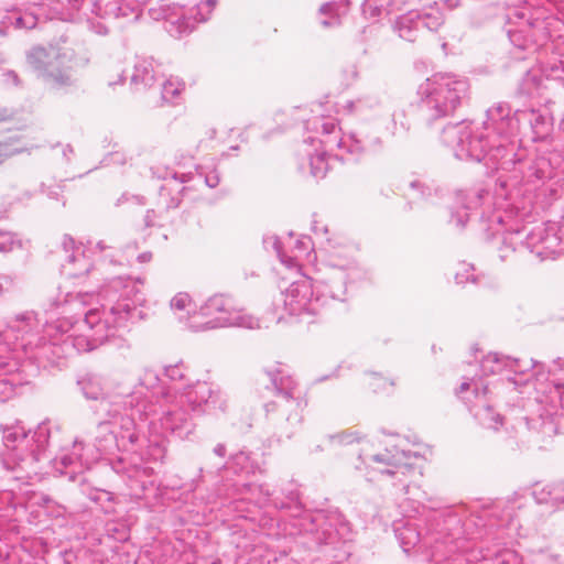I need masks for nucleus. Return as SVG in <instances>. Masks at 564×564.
I'll use <instances>...</instances> for the list:
<instances>
[{"label":"nucleus","mask_w":564,"mask_h":564,"mask_svg":"<svg viewBox=\"0 0 564 564\" xmlns=\"http://www.w3.org/2000/svg\"><path fill=\"white\" fill-rule=\"evenodd\" d=\"M536 188L522 182L516 187L509 180L496 182L494 193L478 187L456 194L455 209L451 212V223L464 228L470 217V210L479 209V218L486 224L490 236L501 235L503 247L499 257L505 260L507 251H516L519 245L525 246L541 260L555 259L562 251L563 237L555 223L534 227L522 238V225L532 209V193Z\"/></svg>","instance_id":"3"},{"label":"nucleus","mask_w":564,"mask_h":564,"mask_svg":"<svg viewBox=\"0 0 564 564\" xmlns=\"http://www.w3.org/2000/svg\"><path fill=\"white\" fill-rule=\"evenodd\" d=\"M199 314L205 318L197 324L196 330L214 329L219 327H242L256 329L260 327L257 317L236 308L231 299L224 295L209 297L200 307Z\"/></svg>","instance_id":"14"},{"label":"nucleus","mask_w":564,"mask_h":564,"mask_svg":"<svg viewBox=\"0 0 564 564\" xmlns=\"http://www.w3.org/2000/svg\"><path fill=\"white\" fill-rule=\"evenodd\" d=\"M421 28H426L430 31H436L444 23V15L438 6L426 7L419 11Z\"/></svg>","instance_id":"36"},{"label":"nucleus","mask_w":564,"mask_h":564,"mask_svg":"<svg viewBox=\"0 0 564 564\" xmlns=\"http://www.w3.org/2000/svg\"><path fill=\"white\" fill-rule=\"evenodd\" d=\"M553 484H549L545 486H536L533 489L532 496L536 503L539 505H549L554 510L558 509V505H555V501L553 500Z\"/></svg>","instance_id":"39"},{"label":"nucleus","mask_w":564,"mask_h":564,"mask_svg":"<svg viewBox=\"0 0 564 564\" xmlns=\"http://www.w3.org/2000/svg\"><path fill=\"white\" fill-rule=\"evenodd\" d=\"M410 186L413 191H419L423 187V185L417 181L411 182Z\"/></svg>","instance_id":"64"},{"label":"nucleus","mask_w":564,"mask_h":564,"mask_svg":"<svg viewBox=\"0 0 564 564\" xmlns=\"http://www.w3.org/2000/svg\"><path fill=\"white\" fill-rule=\"evenodd\" d=\"M411 457L412 456L404 451L392 453L389 449L379 454H369L364 451L359 455V459L367 470L366 477L369 480H375L378 474L397 477L398 479L393 482V486H401V490L404 495L409 492L406 477L409 474L414 473V468L410 463Z\"/></svg>","instance_id":"16"},{"label":"nucleus","mask_w":564,"mask_h":564,"mask_svg":"<svg viewBox=\"0 0 564 564\" xmlns=\"http://www.w3.org/2000/svg\"><path fill=\"white\" fill-rule=\"evenodd\" d=\"M358 433L356 431H345L340 432L336 435L330 436V441L337 442L338 444H352L354 442L358 441Z\"/></svg>","instance_id":"51"},{"label":"nucleus","mask_w":564,"mask_h":564,"mask_svg":"<svg viewBox=\"0 0 564 564\" xmlns=\"http://www.w3.org/2000/svg\"><path fill=\"white\" fill-rule=\"evenodd\" d=\"M213 452H214L215 455H217V456L223 458V457H225L227 449H226V446L224 444H217L214 447Z\"/></svg>","instance_id":"59"},{"label":"nucleus","mask_w":564,"mask_h":564,"mask_svg":"<svg viewBox=\"0 0 564 564\" xmlns=\"http://www.w3.org/2000/svg\"><path fill=\"white\" fill-rule=\"evenodd\" d=\"M26 64L52 89H66L76 82L79 61L70 46L51 43L36 45L26 52Z\"/></svg>","instance_id":"11"},{"label":"nucleus","mask_w":564,"mask_h":564,"mask_svg":"<svg viewBox=\"0 0 564 564\" xmlns=\"http://www.w3.org/2000/svg\"><path fill=\"white\" fill-rule=\"evenodd\" d=\"M338 7L336 2H327L319 8L321 15H329V18L321 20V24L324 28L335 26L340 23Z\"/></svg>","instance_id":"40"},{"label":"nucleus","mask_w":564,"mask_h":564,"mask_svg":"<svg viewBox=\"0 0 564 564\" xmlns=\"http://www.w3.org/2000/svg\"><path fill=\"white\" fill-rule=\"evenodd\" d=\"M84 395L90 400H100L101 405L107 410L108 402L106 401V390L102 379L98 376H87L78 381Z\"/></svg>","instance_id":"32"},{"label":"nucleus","mask_w":564,"mask_h":564,"mask_svg":"<svg viewBox=\"0 0 564 564\" xmlns=\"http://www.w3.org/2000/svg\"><path fill=\"white\" fill-rule=\"evenodd\" d=\"M469 83L452 73H437L417 88L419 111L427 121L445 118L455 112L468 98Z\"/></svg>","instance_id":"10"},{"label":"nucleus","mask_w":564,"mask_h":564,"mask_svg":"<svg viewBox=\"0 0 564 564\" xmlns=\"http://www.w3.org/2000/svg\"><path fill=\"white\" fill-rule=\"evenodd\" d=\"M124 70L118 73V80H112V79H109V85L112 86V85H116L118 83H122L124 80Z\"/></svg>","instance_id":"63"},{"label":"nucleus","mask_w":564,"mask_h":564,"mask_svg":"<svg viewBox=\"0 0 564 564\" xmlns=\"http://www.w3.org/2000/svg\"><path fill=\"white\" fill-rule=\"evenodd\" d=\"M380 104L381 102L375 96H367V97H365L362 99H358L354 104V108H355L356 111H362V110H365L367 108L375 109V108L379 107Z\"/></svg>","instance_id":"52"},{"label":"nucleus","mask_w":564,"mask_h":564,"mask_svg":"<svg viewBox=\"0 0 564 564\" xmlns=\"http://www.w3.org/2000/svg\"><path fill=\"white\" fill-rule=\"evenodd\" d=\"M224 469L237 475H249L254 474L259 467L253 463L249 453L239 452L230 457L224 465Z\"/></svg>","instance_id":"34"},{"label":"nucleus","mask_w":564,"mask_h":564,"mask_svg":"<svg viewBox=\"0 0 564 564\" xmlns=\"http://www.w3.org/2000/svg\"><path fill=\"white\" fill-rule=\"evenodd\" d=\"M553 500L558 505V509L564 506V481L553 484Z\"/></svg>","instance_id":"55"},{"label":"nucleus","mask_w":564,"mask_h":564,"mask_svg":"<svg viewBox=\"0 0 564 564\" xmlns=\"http://www.w3.org/2000/svg\"><path fill=\"white\" fill-rule=\"evenodd\" d=\"M392 386V381H389L378 373H371L369 376V387L373 390V392L389 391Z\"/></svg>","instance_id":"48"},{"label":"nucleus","mask_w":564,"mask_h":564,"mask_svg":"<svg viewBox=\"0 0 564 564\" xmlns=\"http://www.w3.org/2000/svg\"><path fill=\"white\" fill-rule=\"evenodd\" d=\"M492 564H523L522 560L513 550L505 549L497 553Z\"/></svg>","instance_id":"43"},{"label":"nucleus","mask_w":564,"mask_h":564,"mask_svg":"<svg viewBox=\"0 0 564 564\" xmlns=\"http://www.w3.org/2000/svg\"><path fill=\"white\" fill-rule=\"evenodd\" d=\"M191 304V297L187 293L180 292L171 300V308L173 311H185Z\"/></svg>","instance_id":"49"},{"label":"nucleus","mask_w":564,"mask_h":564,"mask_svg":"<svg viewBox=\"0 0 564 564\" xmlns=\"http://www.w3.org/2000/svg\"><path fill=\"white\" fill-rule=\"evenodd\" d=\"M539 391L543 392V395L539 400L546 402L549 408H545L544 412H540L536 417H519L513 427L520 435H524L531 430H536L538 433L542 434L544 437H551L557 434L556 416L558 415V410L564 409V384H553L552 388H550L551 394H545V389L542 388Z\"/></svg>","instance_id":"18"},{"label":"nucleus","mask_w":564,"mask_h":564,"mask_svg":"<svg viewBox=\"0 0 564 564\" xmlns=\"http://www.w3.org/2000/svg\"><path fill=\"white\" fill-rule=\"evenodd\" d=\"M192 177H193V175L191 173L181 174V175H178L177 173H173L171 178L167 180L166 184L161 186L160 196L163 198L165 195L170 194V192L174 189L172 187L173 183L183 184V183L189 182L192 180Z\"/></svg>","instance_id":"47"},{"label":"nucleus","mask_w":564,"mask_h":564,"mask_svg":"<svg viewBox=\"0 0 564 564\" xmlns=\"http://www.w3.org/2000/svg\"><path fill=\"white\" fill-rule=\"evenodd\" d=\"M281 509L290 510V535L307 536L313 543L335 544L345 539L347 525L338 516L324 512L311 513L303 510L296 494H291L290 503H281Z\"/></svg>","instance_id":"12"},{"label":"nucleus","mask_w":564,"mask_h":564,"mask_svg":"<svg viewBox=\"0 0 564 564\" xmlns=\"http://www.w3.org/2000/svg\"><path fill=\"white\" fill-rule=\"evenodd\" d=\"M21 153V149L14 147L11 143H0V164L3 163L8 158Z\"/></svg>","instance_id":"54"},{"label":"nucleus","mask_w":564,"mask_h":564,"mask_svg":"<svg viewBox=\"0 0 564 564\" xmlns=\"http://www.w3.org/2000/svg\"><path fill=\"white\" fill-rule=\"evenodd\" d=\"M264 243L265 245H269V243H272V247L273 249L275 250L278 257L280 258L281 262L283 264H285L288 268H294L297 265L296 261L294 258L292 257H285L283 253H282V249H281V242L279 240L278 237L273 236V237H268L264 239Z\"/></svg>","instance_id":"45"},{"label":"nucleus","mask_w":564,"mask_h":564,"mask_svg":"<svg viewBox=\"0 0 564 564\" xmlns=\"http://www.w3.org/2000/svg\"><path fill=\"white\" fill-rule=\"evenodd\" d=\"M180 203H181L180 197H171L170 200L165 202V205L167 208H176V207H178Z\"/></svg>","instance_id":"61"},{"label":"nucleus","mask_w":564,"mask_h":564,"mask_svg":"<svg viewBox=\"0 0 564 564\" xmlns=\"http://www.w3.org/2000/svg\"><path fill=\"white\" fill-rule=\"evenodd\" d=\"M530 367L532 368V386L535 391V401L540 405L539 413L544 412L545 408H549L546 402H542L539 399L543 395V392L539 391L541 388L545 389V394L550 393V388L553 384H564V358L557 357L551 365L545 369V366L533 359H530Z\"/></svg>","instance_id":"23"},{"label":"nucleus","mask_w":564,"mask_h":564,"mask_svg":"<svg viewBox=\"0 0 564 564\" xmlns=\"http://www.w3.org/2000/svg\"><path fill=\"white\" fill-rule=\"evenodd\" d=\"M522 507V497L517 494L507 501L496 502L489 509V516L497 518V522L491 525L506 527L509 531L517 529L516 510H520Z\"/></svg>","instance_id":"26"},{"label":"nucleus","mask_w":564,"mask_h":564,"mask_svg":"<svg viewBox=\"0 0 564 564\" xmlns=\"http://www.w3.org/2000/svg\"><path fill=\"white\" fill-rule=\"evenodd\" d=\"M520 120L530 123L533 141L544 140L553 127L547 111L529 109L511 115L508 104L498 102L487 110L481 126L467 122L448 126L443 130L442 140L458 160L484 162L488 169L503 172L496 182L509 180L514 187L525 182L539 188L552 176V166L543 156L524 159L517 139Z\"/></svg>","instance_id":"2"},{"label":"nucleus","mask_w":564,"mask_h":564,"mask_svg":"<svg viewBox=\"0 0 564 564\" xmlns=\"http://www.w3.org/2000/svg\"><path fill=\"white\" fill-rule=\"evenodd\" d=\"M488 386L482 382L471 380L460 384L457 393L469 404V410L481 425L488 429L497 430L502 424V416L496 413L488 403Z\"/></svg>","instance_id":"19"},{"label":"nucleus","mask_w":564,"mask_h":564,"mask_svg":"<svg viewBox=\"0 0 564 564\" xmlns=\"http://www.w3.org/2000/svg\"><path fill=\"white\" fill-rule=\"evenodd\" d=\"M359 76V68L356 63H347L340 70L341 83L345 86H350L357 80Z\"/></svg>","instance_id":"44"},{"label":"nucleus","mask_w":564,"mask_h":564,"mask_svg":"<svg viewBox=\"0 0 564 564\" xmlns=\"http://www.w3.org/2000/svg\"><path fill=\"white\" fill-rule=\"evenodd\" d=\"M156 72L152 58H137L131 75V84L137 88L151 87L155 80Z\"/></svg>","instance_id":"29"},{"label":"nucleus","mask_w":564,"mask_h":564,"mask_svg":"<svg viewBox=\"0 0 564 564\" xmlns=\"http://www.w3.org/2000/svg\"><path fill=\"white\" fill-rule=\"evenodd\" d=\"M4 343L0 341V352L3 350ZM28 380L21 376L20 365L17 358L0 355V401L4 402L11 399L15 388L26 383Z\"/></svg>","instance_id":"25"},{"label":"nucleus","mask_w":564,"mask_h":564,"mask_svg":"<svg viewBox=\"0 0 564 564\" xmlns=\"http://www.w3.org/2000/svg\"><path fill=\"white\" fill-rule=\"evenodd\" d=\"M226 406L224 393L206 381H197L184 389L175 387L164 394L162 414L159 421L149 422L145 435H150L151 425L155 424V431L162 435L166 448L167 434L180 440L188 438L195 431L196 415L210 410L225 411Z\"/></svg>","instance_id":"6"},{"label":"nucleus","mask_w":564,"mask_h":564,"mask_svg":"<svg viewBox=\"0 0 564 564\" xmlns=\"http://www.w3.org/2000/svg\"><path fill=\"white\" fill-rule=\"evenodd\" d=\"M21 247L22 242L15 234L0 228V252H12Z\"/></svg>","instance_id":"41"},{"label":"nucleus","mask_w":564,"mask_h":564,"mask_svg":"<svg viewBox=\"0 0 564 564\" xmlns=\"http://www.w3.org/2000/svg\"><path fill=\"white\" fill-rule=\"evenodd\" d=\"M19 282L14 274L0 273V297L18 289Z\"/></svg>","instance_id":"42"},{"label":"nucleus","mask_w":564,"mask_h":564,"mask_svg":"<svg viewBox=\"0 0 564 564\" xmlns=\"http://www.w3.org/2000/svg\"><path fill=\"white\" fill-rule=\"evenodd\" d=\"M481 372L485 376L502 373L503 371L512 372V378H507L508 383L514 387H527L532 383V368L530 360L512 359L497 352H490L485 356L480 364Z\"/></svg>","instance_id":"20"},{"label":"nucleus","mask_w":564,"mask_h":564,"mask_svg":"<svg viewBox=\"0 0 564 564\" xmlns=\"http://www.w3.org/2000/svg\"><path fill=\"white\" fill-rule=\"evenodd\" d=\"M183 364L169 366L165 368V376L172 381L182 380L185 376Z\"/></svg>","instance_id":"53"},{"label":"nucleus","mask_w":564,"mask_h":564,"mask_svg":"<svg viewBox=\"0 0 564 564\" xmlns=\"http://www.w3.org/2000/svg\"><path fill=\"white\" fill-rule=\"evenodd\" d=\"M267 375L275 391V399L265 404L267 413L278 412L285 420L290 429H284L286 437H291L293 429L302 422V411L305 402L301 397L294 379L282 369L267 371Z\"/></svg>","instance_id":"13"},{"label":"nucleus","mask_w":564,"mask_h":564,"mask_svg":"<svg viewBox=\"0 0 564 564\" xmlns=\"http://www.w3.org/2000/svg\"><path fill=\"white\" fill-rule=\"evenodd\" d=\"M61 248L64 253L61 272L64 276L67 279H80L90 272L94 264L87 252H93L91 247L84 246L83 243L76 245L70 236L64 235Z\"/></svg>","instance_id":"22"},{"label":"nucleus","mask_w":564,"mask_h":564,"mask_svg":"<svg viewBox=\"0 0 564 564\" xmlns=\"http://www.w3.org/2000/svg\"><path fill=\"white\" fill-rule=\"evenodd\" d=\"M42 15L47 19V8L45 3H41L35 10H11V22L17 30H31L35 28Z\"/></svg>","instance_id":"30"},{"label":"nucleus","mask_w":564,"mask_h":564,"mask_svg":"<svg viewBox=\"0 0 564 564\" xmlns=\"http://www.w3.org/2000/svg\"><path fill=\"white\" fill-rule=\"evenodd\" d=\"M142 284L140 278L111 279L100 290L102 313L98 308L85 312L94 300L93 293H59L50 303L41 336V322L34 312L15 315L0 336L12 358L19 361L21 376L33 364L44 369L62 367L63 360L74 350H93L128 322L144 319L139 308L145 302L140 288Z\"/></svg>","instance_id":"1"},{"label":"nucleus","mask_w":564,"mask_h":564,"mask_svg":"<svg viewBox=\"0 0 564 564\" xmlns=\"http://www.w3.org/2000/svg\"><path fill=\"white\" fill-rule=\"evenodd\" d=\"M236 492L239 495H249L250 497H254L256 503L261 506L269 501L271 496L270 490L263 485H250V484H241L235 485Z\"/></svg>","instance_id":"37"},{"label":"nucleus","mask_w":564,"mask_h":564,"mask_svg":"<svg viewBox=\"0 0 564 564\" xmlns=\"http://www.w3.org/2000/svg\"><path fill=\"white\" fill-rule=\"evenodd\" d=\"M394 29L403 40L409 42L416 41L421 30L419 11L409 10L406 13L400 15L395 21Z\"/></svg>","instance_id":"28"},{"label":"nucleus","mask_w":564,"mask_h":564,"mask_svg":"<svg viewBox=\"0 0 564 564\" xmlns=\"http://www.w3.org/2000/svg\"><path fill=\"white\" fill-rule=\"evenodd\" d=\"M346 294L345 274L335 271L327 281L315 285L307 279L297 280L282 291L274 306L282 307L291 316L316 315L327 304L328 300L344 301Z\"/></svg>","instance_id":"9"},{"label":"nucleus","mask_w":564,"mask_h":564,"mask_svg":"<svg viewBox=\"0 0 564 564\" xmlns=\"http://www.w3.org/2000/svg\"><path fill=\"white\" fill-rule=\"evenodd\" d=\"M135 394L129 398V409L123 414L107 410L110 420L101 421L96 427L95 447L101 454L113 448L132 451L142 463H132L126 457H118L111 462V468L118 475L127 478L128 485L138 495L153 485V468L143 460L162 462L165 458L164 440L151 425L150 435L143 432L144 422H137L133 415Z\"/></svg>","instance_id":"4"},{"label":"nucleus","mask_w":564,"mask_h":564,"mask_svg":"<svg viewBox=\"0 0 564 564\" xmlns=\"http://www.w3.org/2000/svg\"><path fill=\"white\" fill-rule=\"evenodd\" d=\"M147 0H50L46 4L47 19L62 21L86 20L88 26L97 34L105 35L109 26L104 22H94L100 19H124L131 21L139 19L141 7Z\"/></svg>","instance_id":"7"},{"label":"nucleus","mask_w":564,"mask_h":564,"mask_svg":"<svg viewBox=\"0 0 564 564\" xmlns=\"http://www.w3.org/2000/svg\"><path fill=\"white\" fill-rule=\"evenodd\" d=\"M470 271H474V267L471 264L463 263L460 265V270L456 272L455 280L458 284H464L468 281L476 282V278L473 274H469Z\"/></svg>","instance_id":"50"},{"label":"nucleus","mask_w":564,"mask_h":564,"mask_svg":"<svg viewBox=\"0 0 564 564\" xmlns=\"http://www.w3.org/2000/svg\"><path fill=\"white\" fill-rule=\"evenodd\" d=\"M463 508L446 507L434 511L426 522V535L435 543H443L446 553H454L463 547L462 542L469 533L463 522Z\"/></svg>","instance_id":"15"},{"label":"nucleus","mask_w":564,"mask_h":564,"mask_svg":"<svg viewBox=\"0 0 564 564\" xmlns=\"http://www.w3.org/2000/svg\"><path fill=\"white\" fill-rule=\"evenodd\" d=\"M395 536L405 553L416 546L422 539L417 528L409 522L395 528Z\"/></svg>","instance_id":"35"},{"label":"nucleus","mask_w":564,"mask_h":564,"mask_svg":"<svg viewBox=\"0 0 564 564\" xmlns=\"http://www.w3.org/2000/svg\"><path fill=\"white\" fill-rule=\"evenodd\" d=\"M3 76L6 82H11L15 86L20 84L19 76L14 70H8L3 74Z\"/></svg>","instance_id":"58"},{"label":"nucleus","mask_w":564,"mask_h":564,"mask_svg":"<svg viewBox=\"0 0 564 564\" xmlns=\"http://www.w3.org/2000/svg\"><path fill=\"white\" fill-rule=\"evenodd\" d=\"M318 117H314L311 120L307 121V129L314 131L316 134H319L321 138H318L319 143L323 145L324 150L317 151L315 154H312L311 152H306L308 156V165L311 174L315 178H323L325 177L327 171H328V163L326 160V153L333 152L334 150H329L325 147V144L322 142L326 137L323 134V129L318 127L317 129L314 128L313 121L317 119Z\"/></svg>","instance_id":"27"},{"label":"nucleus","mask_w":564,"mask_h":564,"mask_svg":"<svg viewBox=\"0 0 564 564\" xmlns=\"http://www.w3.org/2000/svg\"><path fill=\"white\" fill-rule=\"evenodd\" d=\"M11 10L7 12V14L0 21V35H6L8 29L13 28V22H11Z\"/></svg>","instance_id":"56"},{"label":"nucleus","mask_w":564,"mask_h":564,"mask_svg":"<svg viewBox=\"0 0 564 564\" xmlns=\"http://www.w3.org/2000/svg\"><path fill=\"white\" fill-rule=\"evenodd\" d=\"M185 89V83L177 77H170L162 84V99L166 102H176Z\"/></svg>","instance_id":"38"},{"label":"nucleus","mask_w":564,"mask_h":564,"mask_svg":"<svg viewBox=\"0 0 564 564\" xmlns=\"http://www.w3.org/2000/svg\"><path fill=\"white\" fill-rule=\"evenodd\" d=\"M84 446L80 442L75 441L73 443L72 452H62L59 455L53 458V467L59 474H66L67 468H73L74 473L77 468L83 467L82 451Z\"/></svg>","instance_id":"31"},{"label":"nucleus","mask_w":564,"mask_h":564,"mask_svg":"<svg viewBox=\"0 0 564 564\" xmlns=\"http://www.w3.org/2000/svg\"><path fill=\"white\" fill-rule=\"evenodd\" d=\"M549 24L546 19H533L524 9L508 15L507 34L516 48L529 53L552 50L539 66L527 70L517 89L520 96L542 97L552 80L564 85V44L549 43Z\"/></svg>","instance_id":"5"},{"label":"nucleus","mask_w":564,"mask_h":564,"mask_svg":"<svg viewBox=\"0 0 564 564\" xmlns=\"http://www.w3.org/2000/svg\"><path fill=\"white\" fill-rule=\"evenodd\" d=\"M220 182L219 174L216 171L209 172L205 175V183L208 187L214 188Z\"/></svg>","instance_id":"57"},{"label":"nucleus","mask_w":564,"mask_h":564,"mask_svg":"<svg viewBox=\"0 0 564 564\" xmlns=\"http://www.w3.org/2000/svg\"><path fill=\"white\" fill-rule=\"evenodd\" d=\"M403 0H365L362 12L366 17L377 18L394 10H401Z\"/></svg>","instance_id":"33"},{"label":"nucleus","mask_w":564,"mask_h":564,"mask_svg":"<svg viewBox=\"0 0 564 564\" xmlns=\"http://www.w3.org/2000/svg\"><path fill=\"white\" fill-rule=\"evenodd\" d=\"M160 378L158 373L151 369H144L138 379L139 389L134 390L126 397L124 406L129 408V398L135 394L133 400V415H138L141 422H145L151 415L156 413V406L152 399L161 393L159 390Z\"/></svg>","instance_id":"21"},{"label":"nucleus","mask_w":564,"mask_h":564,"mask_svg":"<svg viewBox=\"0 0 564 564\" xmlns=\"http://www.w3.org/2000/svg\"><path fill=\"white\" fill-rule=\"evenodd\" d=\"M215 2L213 0H202L195 6V13L189 17L181 14L180 17L166 15L164 17V28L172 36H182L189 33L195 24L204 22L208 19Z\"/></svg>","instance_id":"24"},{"label":"nucleus","mask_w":564,"mask_h":564,"mask_svg":"<svg viewBox=\"0 0 564 564\" xmlns=\"http://www.w3.org/2000/svg\"><path fill=\"white\" fill-rule=\"evenodd\" d=\"M315 129L321 127L325 139L322 141L329 150H338L341 155L348 153L360 156L367 152H375L381 148L382 141L379 137H360L357 133L343 134L334 118H317L313 121Z\"/></svg>","instance_id":"17"},{"label":"nucleus","mask_w":564,"mask_h":564,"mask_svg":"<svg viewBox=\"0 0 564 564\" xmlns=\"http://www.w3.org/2000/svg\"><path fill=\"white\" fill-rule=\"evenodd\" d=\"M6 452L2 456L3 467L8 470L18 468L35 473L34 465L45 457L52 436L51 423L41 422L36 429L26 431L23 422L14 420L0 425Z\"/></svg>","instance_id":"8"},{"label":"nucleus","mask_w":564,"mask_h":564,"mask_svg":"<svg viewBox=\"0 0 564 564\" xmlns=\"http://www.w3.org/2000/svg\"><path fill=\"white\" fill-rule=\"evenodd\" d=\"M152 259L151 252H142L138 256V261L141 263L149 262Z\"/></svg>","instance_id":"62"},{"label":"nucleus","mask_w":564,"mask_h":564,"mask_svg":"<svg viewBox=\"0 0 564 564\" xmlns=\"http://www.w3.org/2000/svg\"><path fill=\"white\" fill-rule=\"evenodd\" d=\"M154 217H155V213L154 210H148L147 212V215H145V225L149 227V226H153L154 225Z\"/></svg>","instance_id":"60"},{"label":"nucleus","mask_w":564,"mask_h":564,"mask_svg":"<svg viewBox=\"0 0 564 564\" xmlns=\"http://www.w3.org/2000/svg\"><path fill=\"white\" fill-rule=\"evenodd\" d=\"M94 252H98L100 254V259L104 261H109L110 263H119L122 264L121 260L115 259V250L112 247L107 246L104 241H98L94 246Z\"/></svg>","instance_id":"46"}]
</instances>
